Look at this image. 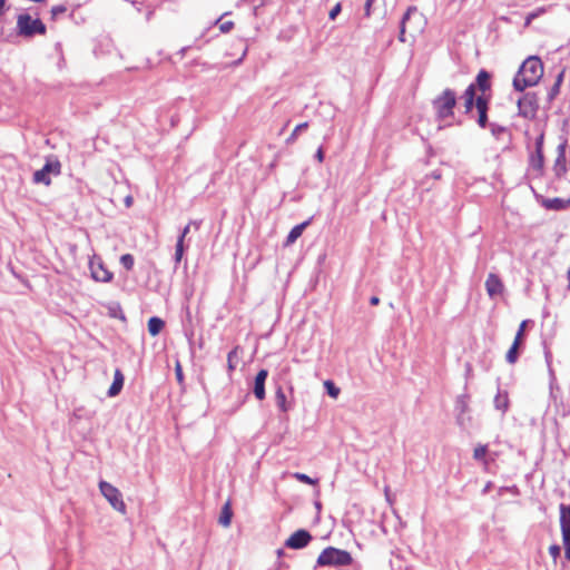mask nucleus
<instances>
[{"instance_id":"obj_1","label":"nucleus","mask_w":570,"mask_h":570,"mask_svg":"<svg viewBox=\"0 0 570 570\" xmlns=\"http://www.w3.org/2000/svg\"><path fill=\"white\" fill-rule=\"evenodd\" d=\"M543 76V63L537 56L528 57L520 66L513 78V88L524 91L528 87L535 86Z\"/></svg>"},{"instance_id":"obj_2","label":"nucleus","mask_w":570,"mask_h":570,"mask_svg":"<svg viewBox=\"0 0 570 570\" xmlns=\"http://www.w3.org/2000/svg\"><path fill=\"white\" fill-rule=\"evenodd\" d=\"M456 94L451 88H445L440 95L432 100V107L439 120H446L454 116V107L456 106Z\"/></svg>"},{"instance_id":"obj_3","label":"nucleus","mask_w":570,"mask_h":570,"mask_svg":"<svg viewBox=\"0 0 570 570\" xmlns=\"http://www.w3.org/2000/svg\"><path fill=\"white\" fill-rule=\"evenodd\" d=\"M46 24L40 19H33L28 13H21L17 19V31L18 35L23 38H32L36 35L46 33Z\"/></svg>"},{"instance_id":"obj_4","label":"nucleus","mask_w":570,"mask_h":570,"mask_svg":"<svg viewBox=\"0 0 570 570\" xmlns=\"http://www.w3.org/2000/svg\"><path fill=\"white\" fill-rule=\"evenodd\" d=\"M61 174V163L56 156L46 158L42 168L36 170L32 176V183L37 185L49 186L51 184V176H59Z\"/></svg>"},{"instance_id":"obj_5","label":"nucleus","mask_w":570,"mask_h":570,"mask_svg":"<svg viewBox=\"0 0 570 570\" xmlns=\"http://www.w3.org/2000/svg\"><path fill=\"white\" fill-rule=\"evenodd\" d=\"M353 561L352 556L346 550L334 547L325 548L317 558V566H347Z\"/></svg>"},{"instance_id":"obj_6","label":"nucleus","mask_w":570,"mask_h":570,"mask_svg":"<svg viewBox=\"0 0 570 570\" xmlns=\"http://www.w3.org/2000/svg\"><path fill=\"white\" fill-rule=\"evenodd\" d=\"M99 490L104 498L110 503V505L121 514L127 511L126 504L122 500L121 492L107 481L99 482Z\"/></svg>"},{"instance_id":"obj_7","label":"nucleus","mask_w":570,"mask_h":570,"mask_svg":"<svg viewBox=\"0 0 570 570\" xmlns=\"http://www.w3.org/2000/svg\"><path fill=\"white\" fill-rule=\"evenodd\" d=\"M454 412L456 417V423L461 428H465L468 423L471 422V416H469L470 407H469V396L466 394L459 395L455 400Z\"/></svg>"},{"instance_id":"obj_8","label":"nucleus","mask_w":570,"mask_h":570,"mask_svg":"<svg viewBox=\"0 0 570 570\" xmlns=\"http://www.w3.org/2000/svg\"><path fill=\"white\" fill-rule=\"evenodd\" d=\"M519 115L529 118L533 117L539 108L537 95L528 92L518 100Z\"/></svg>"},{"instance_id":"obj_9","label":"nucleus","mask_w":570,"mask_h":570,"mask_svg":"<svg viewBox=\"0 0 570 570\" xmlns=\"http://www.w3.org/2000/svg\"><path fill=\"white\" fill-rule=\"evenodd\" d=\"M89 268H90L91 277L96 282H101V283H109V282H111L114 275H112V273L110 271H108L106 268V266L102 263L101 258L95 256L89 262Z\"/></svg>"},{"instance_id":"obj_10","label":"nucleus","mask_w":570,"mask_h":570,"mask_svg":"<svg viewBox=\"0 0 570 570\" xmlns=\"http://www.w3.org/2000/svg\"><path fill=\"white\" fill-rule=\"evenodd\" d=\"M312 540L311 533L305 529L295 531L285 542V547L294 550L305 548Z\"/></svg>"},{"instance_id":"obj_11","label":"nucleus","mask_w":570,"mask_h":570,"mask_svg":"<svg viewBox=\"0 0 570 570\" xmlns=\"http://www.w3.org/2000/svg\"><path fill=\"white\" fill-rule=\"evenodd\" d=\"M490 98L485 95H479L475 101V108L478 111L476 122L481 128H485L489 125L488 110H489Z\"/></svg>"},{"instance_id":"obj_12","label":"nucleus","mask_w":570,"mask_h":570,"mask_svg":"<svg viewBox=\"0 0 570 570\" xmlns=\"http://www.w3.org/2000/svg\"><path fill=\"white\" fill-rule=\"evenodd\" d=\"M566 147L567 140H563L557 148V158L553 165V171L557 178H561L567 171Z\"/></svg>"},{"instance_id":"obj_13","label":"nucleus","mask_w":570,"mask_h":570,"mask_svg":"<svg viewBox=\"0 0 570 570\" xmlns=\"http://www.w3.org/2000/svg\"><path fill=\"white\" fill-rule=\"evenodd\" d=\"M543 141L544 134L541 132L535 139V151L531 156V166L533 169L541 171L544 165V156H543Z\"/></svg>"},{"instance_id":"obj_14","label":"nucleus","mask_w":570,"mask_h":570,"mask_svg":"<svg viewBox=\"0 0 570 570\" xmlns=\"http://www.w3.org/2000/svg\"><path fill=\"white\" fill-rule=\"evenodd\" d=\"M503 283L497 274L490 273L485 281V289L491 298H494L502 294Z\"/></svg>"},{"instance_id":"obj_15","label":"nucleus","mask_w":570,"mask_h":570,"mask_svg":"<svg viewBox=\"0 0 570 570\" xmlns=\"http://www.w3.org/2000/svg\"><path fill=\"white\" fill-rule=\"evenodd\" d=\"M267 376H268V371L265 368L259 370L255 376L253 393H254L255 397L259 401L264 400L266 396L265 382H266Z\"/></svg>"},{"instance_id":"obj_16","label":"nucleus","mask_w":570,"mask_h":570,"mask_svg":"<svg viewBox=\"0 0 570 570\" xmlns=\"http://www.w3.org/2000/svg\"><path fill=\"white\" fill-rule=\"evenodd\" d=\"M472 85L476 88V90L482 92L481 95H485V92L491 89V73L485 69H481Z\"/></svg>"},{"instance_id":"obj_17","label":"nucleus","mask_w":570,"mask_h":570,"mask_svg":"<svg viewBox=\"0 0 570 570\" xmlns=\"http://www.w3.org/2000/svg\"><path fill=\"white\" fill-rule=\"evenodd\" d=\"M542 206L548 210H563L570 206V197L568 199L563 198H546L542 200Z\"/></svg>"},{"instance_id":"obj_18","label":"nucleus","mask_w":570,"mask_h":570,"mask_svg":"<svg viewBox=\"0 0 570 570\" xmlns=\"http://www.w3.org/2000/svg\"><path fill=\"white\" fill-rule=\"evenodd\" d=\"M560 528L562 537H570V505L560 504Z\"/></svg>"},{"instance_id":"obj_19","label":"nucleus","mask_w":570,"mask_h":570,"mask_svg":"<svg viewBox=\"0 0 570 570\" xmlns=\"http://www.w3.org/2000/svg\"><path fill=\"white\" fill-rule=\"evenodd\" d=\"M124 382H125V376H124L122 372L119 368H116L115 374H114V381L107 392L108 396H110V397L117 396L122 390Z\"/></svg>"},{"instance_id":"obj_20","label":"nucleus","mask_w":570,"mask_h":570,"mask_svg":"<svg viewBox=\"0 0 570 570\" xmlns=\"http://www.w3.org/2000/svg\"><path fill=\"white\" fill-rule=\"evenodd\" d=\"M412 16H417L419 19L422 20V16L419 14L416 7L411 6V7L407 8V10L403 14V18H402L401 23H400L399 40L401 42H405L406 41V39H405V24H406V21L410 20V18Z\"/></svg>"},{"instance_id":"obj_21","label":"nucleus","mask_w":570,"mask_h":570,"mask_svg":"<svg viewBox=\"0 0 570 570\" xmlns=\"http://www.w3.org/2000/svg\"><path fill=\"white\" fill-rule=\"evenodd\" d=\"M309 225V220L303 222L302 224H298L294 226L291 232L288 233L286 237L285 245L288 246L291 244H294L298 237L303 234L304 229Z\"/></svg>"},{"instance_id":"obj_22","label":"nucleus","mask_w":570,"mask_h":570,"mask_svg":"<svg viewBox=\"0 0 570 570\" xmlns=\"http://www.w3.org/2000/svg\"><path fill=\"white\" fill-rule=\"evenodd\" d=\"M494 407L502 413H505L509 409V396L505 391L499 390L494 397Z\"/></svg>"},{"instance_id":"obj_23","label":"nucleus","mask_w":570,"mask_h":570,"mask_svg":"<svg viewBox=\"0 0 570 570\" xmlns=\"http://www.w3.org/2000/svg\"><path fill=\"white\" fill-rule=\"evenodd\" d=\"M164 327L165 322L161 318L153 316L148 320V332L151 336L158 335Z\"/></svg>"},{"instance_id":"obj_24","label":"nucleus","mask_w":570,"mask_h":570,"mask_svg":"<svg viewBox=\"0 0 570 570\" xmlns=\"http://www.w3.org/2000/svg\"><path fill=\"white\" fill-rule=\"evenodd\" d=\"M232 517H233V511L230 508V503L226 502L223 505L222 511H220V515L218 519L219 524H222L223 527H229L230 522H232Z\"/></svg>"},{"instance_id":"obj_25","label":"nucleus","mask_w":570,"mask_h":570,"mask_svg":"<svg viewBox=\"0 0 570 570\" xmlns=\"http://www.w3.org/2000/svg\"><path fill=\"white\" fill-rule=\"evenodd\" d=\"M275 400H276V405L278 406V409L282 412H287L291 409L289 404L286 401V395H285L284 391L282 390V387L277 389Z\"/></svg>"},{"instance_id":"obj_26","label":"nucleus","mask_w":570,"mask_h":570,"mask_svg":"<svg viewBox=\"0 0 570 570\" xmlns=\"http://www.w3.org/2000/svg\"><path fill=\"white\" fill-rule=\"evenodd\" d=\"M108 313L114 318H119L121 321H126L125 313L119 303H115V302L110 303L108 305Z\"/></svg>"},{"instance_id":"obj_27","label":"nucleus","mask_w":570,"mask_h":570,"mask_svg":"<svg viewBox=\"0 0 570 570\" xmlns=\"http://www.w3.org/2000/svg\"><path fill=\"white\" fill-rule=\"evenodd\" d=\"M308 128V122L305 121V122H302V124H298L293 132L289 135V137L286 139V144L287 145H292L296 141L297 139V136L303 132L304 130H306Z\"/></svg>"},{"instance_id":"obj_28","label":"nucleus","mask_w":570,"mask_h":570,"mask_svg":"<svg viewBox=\"0 0 570 570\" xmlns=\"http://www.w3.org/2000/svg\"><path fill=\"white\" fill-rule=\"evenodd\" d=\"M521 344H517V342L513 341L511 347L509 348L507 355H505V360L508 363L510 364H514L517 361H518V357H519V346Z\"/></svg>"},{"instance_id":"obj_29","label":"nucleus","mask_w":570,"mask_h":570,"mask_svg":"<svg viewBox=\"0 0 570 570\" xmlns=\"http://www.w3.org/2000/svg\"><path fill=\"white\" fill-rule=\"evenodd\" d=\"M239 346H235L227 355V367L233 372L236 367L235 358H237Z\"/></svg>"},{"instance_id":"obj_30","label":"nucleus","mask_w":570,"mask_h":570,"mask_svg":"<svg viewBox=\"0 0 570 570\" xmlns=\"http://www.w3.org/2000/svg\"><path fill=\"white\" fill-rule=\"evenodd\" d=\"M120 264L126 271H131L134 268L135 259L131 254H124L120 256Z\"/></svg>"},{"instance_id":"obj_31","label":"nucleus","mask_w":570,"mask_h":570,"mask_svg":"<svg viewBox=\"0 0 570 570\" xmlns=\"http://www.w3.org/2000/svg\"><path fill=\"white\" fill-rule=\"evenodd\" d=\"M487 453H488V445L479 444L473 451V459L476 461H482V460H484Z\"/></svg>"},{"instance_id":"obj_32","label":"nucleus","mask_w":570,"mask_h":570,"mask_svg":"<svg viewBox=\"0 0 570 570\" xmlns=\"http://www.w3.org/2000/svg\"><path fill=\"white\" fill-rule=\"evenodd\" d=\"M324 386L326 389V392L327 394L331 396V397H334L336 399L340 394V389L335 385V383L333 381H325L324 382Z\"/></svg>"},{"instance_id":"obj_33","label":"nucleus","mask_w":570,"mask_h":570,"mask_svg":"<svg viewBox=\"0 0 570 570\" xmlns=\"http://www.w3.org/2000/svg\"><path fill=\"white\" fill-rule=\"evenodd\" d=\"M489 127H490L491 134L497 139H499L501 137V135L507 132V128L504 126H501V125H498V124H494V122L489 124Z\"/></svg>"},{"instance_id":"obj_34","label":"nucleus","mask_w":570,"mask_h":570,"mask_svg":"<svg viewBox=\"0 0 570 570\" xmlns=\"http://www.w3.org/2000/svg\"><path fill=\"white\" fill-rule=\"evenodd\" d=\"M185 250L184 243H181V239H177L176 248H175V262L179 263L183 258Z\"/></svg>"},{"instance_id":"obj_35","label":"nucleus","mask_w":570,"mask_h":570,"mask_svg":"<svg viewBox=\"0 0 570 570\" xmlns=\"http://www.w3.org/2000/svg\"><path fill=\"white\" fill-rule=\"evenodd\" d=\"M529 322L530 321L528 320L521 322L517 335L514 337V342H517V344H522L524 330Z\"/></svg>"},{"instance_id":"obj_36","label":"nucleus","mask_w":570,"mask_h":570,"mask_svg":"<svg viewBox=\"0 0 570 570\" xmlns=\"http://www.w3.org/2000/svg\"><path fill=\"white\" fill-rule=\"evenodd\" d=\"M476 97H478L476 88L472 83H470L468 86V88L465 89V91L463 92L462 98L464 100V99H476Z\"/></svg>"},{"instance_id":"obj_37","label":"nucleus","mask_w":570,"mask_h":570,"mask_svg":"<svg viewBox=\"0 0 570 570\" xmlns=\"http://www.w3.org/2000/svg\"><path fill=\"white\" fill-rule=\"evenodd\" d=\"M294 476L296 480L306 484H315L317 482L316 480L312 479L311 476L304 473H295Z\"/></svg>"},{"instance_id":"obj_38","label":"nucleus","mask_w":570,"mask_h":570,"mask_svg":"<svg viewBox=\"0 0 570 570\" xmlns=\"http://www.w3.org/2000/svg\"><path fill=\"white\" fill-rule=\"evenodd\" d=\"M67 11V7L63 4L53 6L51 8V16L53 19H56L58 16L65 13Z\"/></svg>"},{"instance_id":"obj_39","label":"nucleus","mask_w":570,"mask_h":570,"mask_svg":"<svg viewBox=\"0 0 570 570\" xmlns=\"http://www.w3.org/2000/svg\"><path fill=\"white\" fill-rule=\"evenodd\" d=\"M560 92V86L558 83H553L548 92V100L551 102Z\"/></svg>"},{"instance_id":"obj_40","label":"nucleus","mask_w":570,"mask_h":570,"mask_svg":"<svg viewBox=\"0 0 570 570\" xmlns=\"http://www.w3.org/2000/svg\"><path fill=\"white\" fill-rule=\"evenodd\" d=\"M549 553L552 557V559L556 561L561 553V548L558 544H552L549 547Z\"/></svg>"},{"instance_id":"obj_41","label":"nucleus","mask_w":570,"mask_h":570,"mask_svg":"<svg viewBox=\"0 0 570 570\" xmlns=\"http://www.w3.org/2000/svg\"><path fill=\"white\" fill-rule=\"evenodd\" d=\"M341 11H342V6H341V3H336V4L331 9V11H330V13H328V18H330L331 20H335V19H336V17L341 13Z\"/></svg>"},{"instance_id":"obj_42","label":"nucleus","mask_w":570,"mask_h":570,"mask_svg":"<svg viewBox=\"0 0 570 570\" xmlns=\"http://www.w3.org/2000/svg\"><path fill=\"white\" fill-rule=\"evenodd\" d=\"M475 101L476 99H464V112L465 114H470L473 109V107H475Z\"/></svg>"},{"instance_id":"obj_43","label":"nucleus","mask_w":570,"mask_h":570,"mask_svg":"<svg viewBox=\"0 0 570 570\" xmlns=\"http://www.w3.org/2000/svg\"><path fill=\"white\" fill-rule=\"evenodd\" d=\"M563 546H564V557L567 560H570V537H562Z\"/></svg>"},{"instance_id":"obj_44","label":"nucleus","mask_w":570,"mask_h":570,"mask_svg":"<svg viewBox=\"0 0 570 570\" xmlns=\"http://www.w3.org/2000/svg\"><path fill=\"white\" fill-rule=\"evenodd\" d=\"M233 28H234V22L233 21H225V22L219 24V29H220V31L223 33L229 32Z\"/></svg>"},{"instance_id":"obj_45","label":"nucleus","mask_w":570,"mask_h":570,"mask_svg":"<svg viewBox=\"0 0 570 570\" xmlns=\"http://www.w3.org/2000/svg\"><path fill=\"white\" fill-rule=\"evenodd\" d=\"M377 0H366L365 1V4H364V10H365V16L366 17H370L371 13H372V6L376 2Z\"/></svg>"},{"instance_id":"obj_46","label":"nucleus","mask_w":570,"mask_h":570,"mask_svg":"<svg viewBox=\"0 0 570 570\" xmlns=\"http://www.w3.org/2000/svg\"><path fill=\"white\" fill-rule=\"evenodd\" d=\"M541 11H532L530 12L525 18V24H529L533 19L538 18L540 16Z\"/></svg>"},{"instance_id":"obj_47","label":"nucleus","mask_w":570,"mask_h":570,"mask_svg":"<svg viewBox=\"0 0 570 570\" xmlns=\"http://www.w3.org/2000/svg\"><path fill=\"white\" fill-rule=\"evenodd\" d=\"M189 230H190V224L186 225L183 228L180 235L178 236V239H181V243H184V239H185L186 235L189 233Z\"/></svg>"},{"instance_id":"obj_48","label":"nucleus","mask_w":570,"mask_h":570,"mask_svg":"<svg viewBox=\"0 0 570 570\" xmlns=\"http://www.w3.org/2000/svg\"><path fill=\"white\" fill-rule=\"evenodd\" d=\"M315 158L322 163L324 160V150H323V147H320L317 150H316V154H315Z\"/></svg>"},{"instance_id":"obj_49","label":"nucleus","mask_w":570,"mask_h":570,"mask_svg":"<svg viewBox=\"0 0 570 570\" xmlns=\"http://www.w3.org/2000/svg\"><path fill=\"white\" fill-rule=\"evenodd\" d=\"M175 372H176L177 380L179 382H181L183 381V371H181V367L179 364L176 365Z\"/></svg>"},{"instance_id":"obj_50","label":"nucleus","mask_w":570,"mask_h":570,"mask_svg":"<svg viewBox=\"0 0 570 570\" xmlns=\"http://www.w3.org/2000/svg\"><path fill=\"white\" fill-rule=\"evenodd\" d=\"M563 77H564V70H562V71H560L558 73L554 83H558L561 87V83L563 81Z\"/></svg>"},{"instance_id":"obj_51","label":"nucleus","mask_w":570,"mask_h":570,"mask_svg":"<svg viewBox=\"0 0 570 570\" xmlns=\"http://www.w3.org/2000/svg\"><path fill=\"white\" fill-rule=\"evenodd\" d=\"M379 303H380V298H379L377 296H372V297L370 298V304H371V305H374V306H375V305H379Z\"/></svg>"},{"instance_id":"obj_52","label":"nucleus","mask_w":570,"mask_h":570,"mask_svg":"<svg viewBox=\"0 0 570 570\" xmlns=\"http://www.w3.org/2000/svg\"><path fill=\"white\" fill-rule=\"evenodd\" d=\"M190 227L193 226L195 229H198L200 226V222L191 220L189 222Z\"/></svg>"},{"instance_id":"obj_53","label":"nucleus","mask_w":570,"mask_h":570,"mask_svg":"<svg viewBox=\"0 0 570 570\" xmlns=\"http://www.w3.org/2000/svg\"><path fill=\"white\" fill-rule=\"evenodd\" d=\"M6 7V0H0V16L3 13Z\"/></svg>"},{"instance_id":"obj_54","label":"nucleus","mask_w":570,"mask_h":570,"mask_svg":"<svg viewBox=\"0 0 570 570\" xmlns=\"http://www.w3.org/2000/svg\"><path fill=\"white\" fill-rule=\"evenodd\" d=\"M432 176L435 178V179H440L441 178V174L439 171H433L432 173Z\"/></svg>"},{"instance_id":"obj_55","label":"nucleus","mask_w":570,"mask_h":570,"mask_svg":"<svg viewBox=\"0 0 570 570\" xmlns=\"http://www.w3.org/2000/svg\"><path fill=\"white\" fill-rule=\"evenodd\" d=\"M126 205H127V206H130V205H131V197H127V198H126Z\"/></svg>"},{"instance_id":"obj_56","label":"nucleus","mask_w":570,"mask_h":570,"mask_svg":"<svg viewBox=\"0 0 570 570\" xmlns=\"http://www.w3.org/2000/svg\"><path fill=\"white\" fill-rule=\"evenodd\" d=\"M283 554H284L283 549H278V550H277V556H278V557H281V556H283Z\"/></svg>"},{"instance_id":"obj_57","label":"nucleus","mask_w":570,"mask_h":570,"mask_svg":"<svg viewBox=\"0 0 570 570\" xmlns=\"http://www.w3.org/2000/svg\"><path fill=\"white\" fill-rule=\"evenodd\" d=\"M315 507H316L317 510H321V507H322L321 502H315Z\"/></svg>"}]
</instances>
